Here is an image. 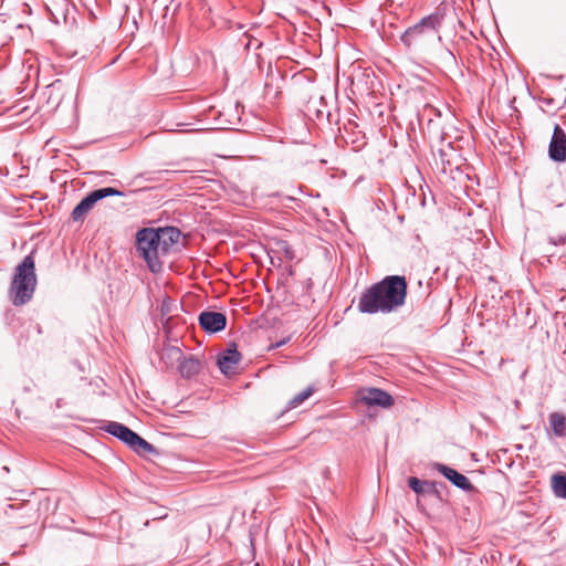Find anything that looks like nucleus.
Segmentation results:
<instances>
[{
	"label": "nucleus",
	"instance_id": "obj_1",
	"mask_svg": "<svg viewBox=\"0 0 566 566\" xmlns=\"http://www.w3.org/2000/svg\"><path fill=\"white\" fill-rule=\"evenodd\" d=\"M407 290L408 283L405 276H385L361 293L357 308L365 314L395 312L405 305Z\"/></svg>",
	"mask_w": 566,
	"mask_h": 566
},
{
	"label": "nucleus",
	"instance_id": "obj_2",
	"mask_svg": "<svg viewBox=\"0 0 566 566\" xmlns=\"http://www.w3.org/2000/svg\"><path fill=\"white\" fill-rule=\"evenodd\" d=\"M36 284L35 261L31 253L14 268L8 290L9 300L14 306L28 304L33 297Z\"/></svg>",
	"mask_w": 566,
	"mask_h": 566
},
{
	"label": "nucleus",
	"instance_id": "obj_3",
	"mask_svg": "<svg viewBox=\"0 0 566 566\" xmlns=\"http://www.w3.org/2000/svg\"><path fill=\"white\" fill-rule=\"evenodd\" d=\"M442 17L438 13L427 15L417 24L408 28L401 35V42L407 48L424 46L434 39L440 40L439 27Z\"/></svg>",
	"mask_w": 566,
	"mask_h": 566
},
{
	"label": "nucleus",
	"instance_id": "obj_4",
	"mask_svg": "<svg viewBox=\"0 0 566 566\" xmlns=\"http://www.w3.org/2000/svg\"><path fill=\"white\" fill-rule=\"evenodd\" d=\"M159 233L154 228H143L136 233V249L151 272L161 270V256H165L159 245Z\"/></svg>",
	"mask_w": 566,
	"mask_h": 566
},
{
	"label": "nucleus",
	"instance_id": "obj_5",
	"mask_svg": "<svg viewBox=\"0 0 566 566\" xmlns=\"http://www.w3.org/2000/svg\"><path fill=\"white\" fill-rule=\"evenodd\" d=\"M111 196H123V192L112 187L101 188L90 192L72 210L71 217L73 221H83L97 201Z\"/></svg>",
	"mask_w": 566,
	"mask_h": 566
},
{
	"label": "nucleus",
	"instance_id": "obj_6",
	"mask_svg": "<svg viewBox=\"0 0 566 566\" xmlns=\"http://www.w3.org/2000/svg\"><path fill=\"white\" fill-rule=\"evenodd\" d=\"M549 158L562 163L566 160V133L556 124L548 146Z\"/></svg>",
	"mask_w": 566,
	"mask_h": 566
},
{
	"label": "nucleus",
	"instance_id": "obj_7",
	"mask_svg": "<svg viewBox=\"0 0 566 566\" xmlns=\"http://www.w3.org/2000/svg\"><path fill=\"white\" fill-rule=\"evenodd\" d=\"M360 400L367 406L389 408L394 405V398L379 388H367L360 391Z\"/></svg>",
	"mask_w": 566,
	"mask_h": 566
},
{
	"label": "nucleus",
	"instance_id": "obj_8",
	"mask_svg": "<svg viewBox=\"0 0 566 566\" xmlns=\"http://www.w3.org/2000/svg\"><path fill=\"white\" fill-rule=\"evenodd\" d=\"M199 324L207 333H218L226 328L227 317L223 313L205 311L199 315Z\"/></svg>",
	"mask_w": 566,
	"mask_h": 566
},
{
	"label": "nucleus",
	"instance_id": "obj_9",
	"mask_svg": "<svg viewBox=\"0 0 566 566\" xmlns=\"http://www.w3.org/2000/svg\"><path fill=\"white\" fill-rule=\"evenodd\" d=\"M434 469L441 473L446 479H448L453 485L457 488L463 490V491H472L473 485L470 482V480L462 473L458 472L457 470L442 464V463H436Z\"/></svg>",
	"mask_w": 566,
	"mask_h": 566
},
{
	"label": "nucleus",
	"instance_id": "obj_10",
	"mask_svg": "<svg viewBox=\"0 0 566 566\" xmlns=\"http://www.w3.org/2000/svg\"><path fill=\"white\" fill-rule=\"evenodd\" d=\"M241 360V354L238 352L234 344L231 345L227 350L221 353L218 357V366L222 374H232L237 365Z\"/></svg>",
	"mask_w": 566,
	"mask_h": 566
},
{
	"label": "nucleus",
	"instance_id": "obj_11",
	"mask_svg": "<svg viewBox=\"0 0 566 566\" xmlns=\"http://www.w3.org/2000/svg\"><path fill=\"white\" fill-rule=\"evenodd\" d=\"M104 430L126 443L128 447L134 443V440L136 439L137 433L130 430L128 427L124 426L123 423L116 422V421H109L105 427Z\"/></svg>",
	"mask_w": 566,
	"mask_h": 566
},
{
	"label": "nucleus",
	"instance_id": "obj_12",
	"mask_svg": "<svg viewBox=\"0 0 566 566\" xmlns=\"http://www.w3.org/2000/svg\"><path fill=\"white\" fill-rule=\"evenodd\" d=\"M156 232H158L160 237L159 245L161 247V251L167 255L170 249L178 243L181 232L175 227L158 228Z\"/></svg>",
	"mask_w": 566,
	"mask_h": 566
},
{
	"label": "nucleus",
	"instance_id": "obj_13",
	"mask_svg": "<svg viewBox=\"0 0 566 566\" xmlns=\"http://www.w3.org/2000/svg\"><path fill=\"white\" fill-rule=\"evenodd\" d=\"M201 369V363L195 356H184L178 364V371L184 378H190L199 374Z\"/></svg>",
	"mask_w": 566,
	"mask_h": 566
},
{
	"label": "nucleus",
	"instance_id": "obj_14",
	"mask_svg": "<svg viewBox=\"0 0 566 566\" xmlns=\"http://www.w3.org/2000/svg\"><path fill=\"white\" fill-rule=\"evenodd\" d=\"M548 422L555 437H566V417L563 413L552 412L548 417Z\"/></svg>",
	"mask_w": 566,
	"mask_h": 566
},
{
	"label": "nucleus",
	"instance_id": "obj_15",
	"mask_svg": "<svg viewBox=\"0 0 566 566\" xmlns=\"http://www.w3.org/2000/svg\"><path fill=\"white\" fill-rule=\"evenodd\" d=\"M160 358L167 366L172 367L175 364H179L180 359L184 358V354L177 346H167L163 349Z\"/></svg>",
	"mask_w": 566,
	"mask_h": 566
},
{
	"label": "nucleus",
	"instance_id": "obj_16",
	"mask_svg": "<svg viewBox=\"0 0 566 566\" xmlns=\"http://www.w3.org/2000/svg\"><path fill=\"white\" fill-rule=\"evenodd\" d=\"M552 490L555 496L566 499V474L557 473L552 476Z\"/></svg>",
	"mask_w": 566,
	"mask_h": 566
},
{
	"label": "nucleus",
	"instance_id": "obj_17",
	"mask_svg": "<svg viewBox=\"0 0 566 566\" xmlns=\"http://www.w3.org/2000/svg\"><path fill=\"white\" fill-rule=\"evenodd\" d=\"M129 448L133 449L138 454L156 453L155 447L138 434L136 436L134 443H132Z\"/></svg>",
	"mask_w": 566,
	"mask_h": 566
},
{
	"label": "nucleus",
	"instance_id": "obj_18",
	"mask_svg": "<svg viewBox=\"0 0 566 566\" xmlns=\"http://www.w3.org/2000/svg\"><path fill=\"white\" fill-rule=\"evenodd\" d=\"M315 391V388L313 386H308L303 391L295 395L289 402H287V409H294L302 405L306 399H308L313 392Z\"/></svg>",
	"mask_w": 566,
	"mask_h": 566
},
{
	"label": "nucleus",
	"instance_id": "obj_19",
	"mask_svg": "<svg viewBox=\"0 0 566 566\" xmlns=\"http://www.w3.org/2000/svg\"><path fill=\"white\" fill-rule=\"evenodd\" d=\"M408 484L415 493L422 494L424 493V486H427L429 483L428 481H422L416 476H411L408 479Z\"/></svg>",
	"mask_w": 566,
	"mask_h": 566
},
{
	"label": "nucleus",
	"instance_id": "obj_20",
	"mask_svg": "<svg viewBox=\"0 0 566 566\" xmlns=\"http://www.w3.org/2000/svg\"><path fill=\"white\" fill-rule=\"evenodd\" d=\"M289 340H290V337H285V338L281 339V340H279V342H276L274 344H271L269 346V350L276 349V348H279L281 346H284L285 344L289 343Z\"/></svg>",
	"mask_w": 566,
	"mask_h": 566
},
{
	"label": "nucleus",
	"instance_id": "obj_21",
	"mask_svg": "<svg viewBox=\"0 0 566 566\" xmlns=\"http://www.w3.org/2000/svg\"><path fill=\"white\" fill-rule=\"evenodd\" d=\"M285 254H286V256H287L289 259H292V258H293V253H292V251H291L289 248H286V249H285Z\"/></svg>",
	"mask_w": 566,
	"mask_h": 566
},
{
	"label": "nucleus",
	"instance_id": "obj_22",
	"mask_svg": "<svg viewBox=\"0 0 566 566\" xmlns=\"http://www.w3.org/2000/svg\"><path fill=\"white\" fill-rule=\"evenodd\" d=\"M551 242L553 243V245H556V244H557V242H556V241H554V240H551Z\"/></svg>",
	"mask_w": 566,
	"mask_h": 566
}]
</instances>
